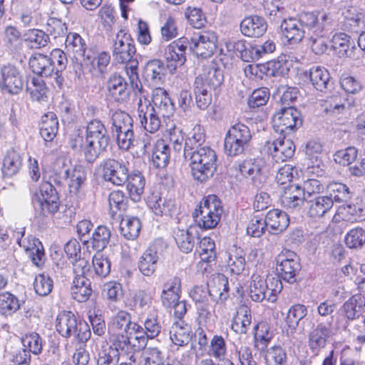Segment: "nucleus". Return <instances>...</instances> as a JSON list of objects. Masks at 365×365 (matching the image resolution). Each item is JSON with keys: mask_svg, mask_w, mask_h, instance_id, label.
Wrapping results in <instances>:
<instances>
[{"mask_svg": "<svg viewBox=\"0 0 365 365\" xmlns=\"http://www.w3.org/2000/svg\"><path fill=\"white\" fill-rule=\"evenodd\" d=\"M148 205L156 215L172 216L175 210L173 199L163 198L158 195L153 194L148 199Z\"/></svg>", "mask_w": 365, "mask_h": 365, "instance_id": "obj_34", "label": "nucleus"}, {"mask_svg": "<svg viewBox=\"0 0 365 365\" xmlns=\"http://www.w3.org/2000/svg\"><path fill=\"white\" fill-rule=\"evenodd\" d=\"M264 220L267 228H269L276 234L285 230L289 224V218L287 214L278 209L269 210Z\"/></svg>", "mask_w": 365, "mask_h": 365, "instance_id": "obj_30", "label": "nucleus"}, {"mask_svg": "<svg viewBox=\"0 0 365 365\" xmlns=\"http://www.w3.org/2000/svg\"><path fill=\"white\" fill-rule=\"evenodd\" d=\"M309 81L315 89L319 91H325L331 87L329 71L324 67L314 66L309 68Z\"/></svg>", "mask_w": 365, "mask_h": 365, "instance_id": "obj_33", "label": "nucleus"}, {"mask_svg": "<svg viewBox=\"0 0 365 365\" xmlns=\"http://www.w3.org/2000/svg\"><path fill=\"white\" fill-rule=\"evenodd\" d=\"M58 130V121L55 113L48 112L42 116L40 135L45 142H51Z\"/></svg>", "mask_w": 365, "mask_h": 365, "instance_id": "obj_37", "label": "nucleus"}, {"mask_svg": "<svg viewBox=\"0 0 365 365\" xmlns=\"http://www.w3.org/2000/svg\"><path fill=\"white\" fill-rule=\"evenodd\" d=\"M217 37L215 32L202 31L195 33L188 44L190 49L197 56L206 58L210 57L217 47Z\"/></svg>", "mask_w": 365, "mask_h": 365, "instance_id": "obj_11", "label": "nucleus"}, {"mask_svg": "<svg viewBox=\"0 0 365 365\" xmlns=\"http://www.w3.org/2000/svg\"><path fill=\"white\" fill-rule=\"evenodd\" d=\"M195 103L200 110L207 109L212 102V95L207 91V88L202 85V78H195L193 84Z\"/></svg>", "mask_w": 365, "mask_h": 365, "instance_id": "obj_45", "label": "nucleus"}, {"mask_svg": "<svg viewBox=\"0 0 365 365\" xmlns=\"http://www.w3.org/2000/svg\"><path fill=\"white\" fill-rule=\"evenodd\" d=\"M331 41L333 46L340 58L350 57L352 55L354 43L351 41L349 36L340 32L335 34Z\"/></svg>", "mask_w": 365, "mask_h": 365, "instance_id": "obj_40", "label": "nucleus"}, {"mask_svg": "<svg viewBox=\"0 0 365 365\" xmlns=\"http://www.w3.org/2000/svg\"><path fill=\"white\" fill-rule=\"evenodd\" d=\"M5 357L9 365H29L31 363V354L26 349L6 350Z\"/></svg>", "mask_w": 365, "mask_h": 365, "instance_id": "obj_64", "label": "nucleus"}, {"mask_svg": "<svg viewBox=\"0 0 365 365\" xmlns=\"http://www.w3.org/2000/svg\"><path fill=\"white\" fill-rule=\"evenodd\" d=\"M333 335L331 322L324 323L318 322L308 334V346L312 353L319 355L324 349L329 339Z\"/></svg>", "mask_w": 365, "mask_h": 365, "instance_id": "obj_19", "label": "nucleus"}, {"mask_svg": "<svg viewBox=\"0 0 365 365\" xmlns=\"http://www.w3.org/2000/svg\"><path fill=\"white\" fill-rule=\"evenodd\" d=\"M127 197L120 190H115L108 196L110 214L112 218L121 216L127 208Z\"/></svg>", "mask_w": 365, "mask_h": 365, "instance_id": "obj_44", "label": "nucleus"}, {"mask_svg": "<svg viewBox=\"0 0 365 365\" xmlns=\"http://www.w3.org/2000/svg\"><path fill=\"white\" fill-rule=\"evenodd\" d=\"M103 178L115 185L120 186L128 180L129 170L125 162L108 158L101 162Z\"/></svg>", "mask_w": 365, "mask_h": 365, "instance_id": "obj_12", "label": "nucleus"}, {"mask_svg": "<svg viewBox=\"0 0 365 365\" xmlns=\"http://www.w3.org/2000/svg\"><path fill=\"white\" fill-rule=\"evenodd\" d=\"M174 238L179 249L185 252H190L195 246V237L187 229L177 228L174 230Z\"/></svg>", "mask_w": 365, "mask_h": 365, "instance_id": "obj_53", "label": "nucleus"}, {"mask_svg": "<svg viewBox=\"0 0 365 365\" xmlns=\"http://www.w3.org/2000/svg\"><path fill=\"white\" fill-rule=\"evenodd\" d=\"M206 136L203 128L200 125H195L190 133V136L185 140L184 145V155L187 153L196 151L205 145Z\"/></svg>", "mask_w": 365, "mask_h": 365, "instance_id": "obj_38", "label": "nucleus"}, {"mask_svg": "<svg viewBox=\"0 0 365 365\" xmlns=\"http://www.w3.org/2000/svg\"><path fill=\"white\" fill-rule=\"evenodd\" d=\"M223 208L222 202L215 195L205 197L192 213L196 224L202 229L215 228L221 219Z\"/></svg>", "mask_w": 365, "mask_h": 365, "instance_id": "obj_5", "label": "nucleus"}, {"mask_svg": "<svg viewBox=\"0 0 365 365\" xmlns=\"http://www.w3.org/2000/svg\"><path fill=\"white\" fill-rule=\"evenodd\" d=\"M302 125L301 113L292 106L282 108L272 117L274 131L283 135L296 131Z\"/></svg>", "mask_w": 365, "mask_h": 365, "instance_id": "obj_10", "label": "nucleus"}, {"mask_svg": "<svg viewBox=\"0 0 365 365\" xmlns=\"http://www.w3.org/2000/svg\"><path fill=\"white\" fill-rule=\"evenodd\" d=\"M264 359L267 365H285L287 354L280 346L276 345L266 350Z\"/></svg>", "mask_w": 365, "mask_h": 365, "instance_id": "obj_62", "label": "nucleus"}, {"mask_svg": "<svg viewBox=\"0 0 365 365\" xmlns=\"http://www.w3.org/2000/svg\"><path fill=\"white\" fill-rule=\"evenodd\" d=\"M364 15L355 9H348L345 14L344 26L352 33H359L362 29Z\"/></svg>", "mask_w": 365, "mask_h": 365, "instance_id": "obj_59", "label": "nucleus"}, {"mask_svg": "<svg viewBox=\"0 0 365 365\" xmlns=\"http://www.w3.org/2000/svg\"><path fill=\"white\" fill-rule=\"evenodd\" d=\"M136 53L134 40L125 30H120L115 35L113 45V56L119 63H125V69L132 89L140 92L142 83L138 73V61L133 58Z\"/></svg>", "mask_w": 365, "mask_h": 365, "instance_id": "obj_2", "label": "nucleus"}, {"mask_svg": "<svg viewBox=\"0 0 365 365\" xmlns=\"http://www.w3.org/2000/svg\"><path fill=\"white\" fill-rule=\"evenodd\" d=\"M140 228V221L135 217L123 218L120 225V233L128 240H135L138 236Z\"/></svg>", "mask_w": 365, "mask_h": 365, "instance_id": "obj_51", "label": "nucleus"}, {"mask_svg": "<svg viewBox=\"0 0 365 365\" xmlns=\"http://www.w3.org/2000/svg\"><path fill=\"white\" fill-rule=\"evenodd\" d=\"M24 228L16 232L15 237L19 245L24 248L29 255L32 262L37 267H41L44 262V251L41 242L32 235L24 237Z\"/></svg>", "mask_w": 365, "mask_h": 365, "instance_id": "obj_15", "label": "nucleus"}, {"mask_svg": "<svg viewBox=\"0 0 365 365\" xmlns=\"http://www.w3.org/2000/svg\"><path fill=\"white\" fill-rule=\"evenodd\" d=\"M240 29L242 34L245 36L259 38L266 32L267 24L263 17L250 15L242 19Z\"/></svg>", "mask_w": 365, "mask_h": 365, "instance_id": "obj_22", "label": "nucleus"}, {"mask_svg": "<svg viewBox=\"0 0 365 365\" xmlns=\"http://www.w3.org/2000/svg\"><path fill=\"white\" fill-rule=\"evenodd\" d=\"M344 242L350 249H359L365 243V230L356 227L350 230L345 235Z\"/></svg>", "mask_w": 365, "mask_h": 365, "instance_id": "obj_61", "label": "nucleus"}, {"mask_svg": "<svg viewBox=\"0 0 365 365\" xmlns=\"http://www.w3.org/2000/svg\"><path fill=\"white\" fill-rule=\"evenodd\" d=\"M49 58L51 60V64L55 68L53 74L56 82L58 85H61L63 80L61 77V73L66 68L68 62L66 54L61 49L56 48L51 52Z\"/></svg>", "mask_w": 365, "mask_h": 365, "instance_id": "obj_56", "label": "nucleus"}, {"mask_svg": "<svg viewBox=\"0 0 365 365\" xmlns=\"http://www.w3.org/2000/svg\"><path fill=\"white\" fill-rule=\"evenodd\" d=\"M131 322V315L125 310H119L113 317L109 324V330L125 333Z\"/></svg>", "mask_w": 365, "mask_h": 365, "instance_id": "obj_58", "label": "nucleus"}, {"mask_svg": "<svg viewBox=\"0 0 365 365\" xmlns=\"http://www.w3.org/2000/svg\"><path fill=\"white\" fill-rule=\"evenodd\" d=\"M110 237L111 232L108 227L104 225L98 226L95 229L91 239L92 248L97 251V252H101L107 247Z\"/></svg>", "mask_w": 365, "mask_h": 365, "instance_id": "obj_43", "label": "nucleus"}, {"mask_svg": "<svg viewBox=\"0 0 365 365\" xmlns=\"http://www.w3.org/2000/svg\"><path fill=\"white\" fill-rule=\"evenodd\" d=\"M56 328L61 336L73 337L81 343L86 342L91 335L89 325L70 311H63L57 316Z\"/></svg>", "mask_w": 365, "mask_h": 365, "instance_id": "obj_4", "label": "nucleus"}, {"mask_svg": "<svg viewBox=\"0 0 365 365\" xmlns=\"http://www.w3.org/2000/svg\"><path fill=\"white\" fill-rule=\"evenodd\" d=\"M131 338L126 334H123L118 333L115 336H113L110 341L112 344L107 348H111L115 349L117 352V356L118 357L119 351L134 354L135 344H133L131 341Z\"/></svg>", "mask_w": 365, "mask_h": 365, "instance_id": "obj_52", "label": "nucleus"}, {"mask_svg": "<svg viewBox=\"0 0 365 365\" xmlns=\"http://www.w3.org/2000/svg\"><path fill=\"white\" fill-rule=\"evenodd\" d=\"M71 168V166L66 165L65 160H57L53 167L50 180L58 185L63 184L65 181L68 180Z\"/></svg>", "mask_w": 365, "mask_h": 365, "instance_id": "obj_60", "label": "nucleus"}, {"mask_svg": "<svg viewBox=\"0 0 365 365\" xmlns=\"http://www.w3.org/2000/svg\"><path fill=\"white\" fill-rule=\"evenodd\" d=\"M267 285L263 277L254 274L250 286L251 299L257 302L267 300L268 302Z\"/></svg>", "mask_w": 365, "mask_h": 365, "instance_id": "obj_41", "label": "nucleus"}, {"mask_svg": "<svg viewBox=\"0 0 365 365\" xmlns=\"http://www.w3.org/2000/svg\"><path fill=\"white\" fill-rule=\"evenodd\" d=\"M246 262L243 250L235 248L229 254L227 267L230 272L235 274H240L245 269Z\"/></svg>", "mask_w": 365, "mask_h": 365, "instance_id": "obj_57", "label": "nucleus"}, {"mask_svg": "<svg viewBox=\"0 0 365 365\" xmlns=\"http://www.w3.org/2000/svg\"><path fill=\"white\" fill-rule=\"evenodd\" d=\"M29 66L34 73L48 77L53 74L55 68L48 56L35 53L29 59Z\"/></svg>", "mask_w": 365, "mask_h": 365, "instance_id": "obj_31", "label": "nucleus"}, {"mask_svg": "<svg viewBox=\"0 0 365 365\" xmlns=\"http://www.w3.org/2000/svg\"><path fill=\"white\" fill-rule=\"evenodd\" d=\"M190 160L191 173L195 180L205 182L212 178L217 170V155L209 145L200 150L187 153L185 156Z\"/></svg>", "mask_w": 365, "mask_h": 365, "instance_id": "obj_3", "label": "nucleus"}, {"mask_svg": "<svg viewBox=\"0 0 365 365\" xmlns=\"http://www.w3.org/2000/svg\"><path fill=\"white\" fill-rule=\"evenodd\" d=\"M255 346L258 351H264L273 338V334L270 331L269 325L265 322L258 323L255 325Z\"/></svg>", "mask_w": 365, "mask_h": 365, "instance_id": "obj_42", "label": "nucleus"}, {"mask_svg": "<svg viewBox=\"0 0 365 365\" xmlns=\"http://www.w3.org/2000/svg\"><path fill=\"white\" fill-rule=\"evenodd\" d=\"M277 262V270L282 278L287 282H294L295 277L301 269L298 256L290 250H286L278 255Z\"/></svg>", "mask_w": 365, "mask_h": 365, "instance_id": "obj_18", "label": "nucleus"}, {"mask_svg": "<svg viewBox=\"0 0 365 365\" xmlns=\"http://www.w3.org/2000/svg\"><path fill=\"white\" fill-rule=\"evenodd\" d=\"M202 78V85L213 89L219 88L224 81L223 71L216 63L211 62L205 65L202 68V73L196 78Z\"/></svg>", "mask_w": 365, "mask_h": 365, "instance_id": "obj_28", "label": "nucleus"}, {"mask_svg": "<svg viewBox=\"0 0 365 365\" xmlns=\"http://www.w3.org/2000/svg\"><path fill=\"white\" fill-rule=\"evenodd\" d=\"M22 166V158L20 154L14 150L8 151L4 159L2 173L4 176L11 177L16 175Z\"/></svg>", "mask_w": 365, "mask_h": 365, "instance_id": "obj_46", "label": "nucleus"}, {"mask_svg": "<svg viewBox=\"0 0 365 365\" xmlns=\"http://www.w3.org/2000/svg\"><path fill=\"white\" fill-rule=\"evenodd\" d=\"M110 137L104 124L97 119L87 123L86 134L80 129L71 133L68 139L69 147L74 151L82 152L85 160L94 163L108 146Z\"/></svg>", "mask_w": 365, "mask_h": 365, "instance_id": "obj_1", "label": "nucleus"}, {"mask_svg": "<svg viewBox=\"0 0 365 365\" xmlns=\"http://www.w3.org/2000/svg\"><path fill=\"white\" fill-rule=\"evenodd\" d=\"M160 252L157 244L150 245L142 254L138 267L144 276H151L155 272Z\"/></svg>", "mask_w": 365, "mask_h": 365, "instance_id": "obj_21", "label": "nucleus"}, {"mask_svg": "<svg viewBox=\"0 0 365 365\" xmlns=\"http://www.w3.org/2000/svg\"><path fill=\"white\" fill-rule=\"evenodd\" d=\"M237 169L241 175L259 186L266 178L267 164L262 158H249L239 163Z\"/></svg>", "mask_w": 365, "mask_h": 365, "instance_id": "obj_14", "label": "nucleus"}, {"mask_svg": "<svg viewBox=\"0 0 365 365\" xmlns=\"http://www.w3.org/2000/svg\"><path fill=\"white\" fill-rule=\"evenodd\" d=\"M23 36L27 46L32 49L45 47L48 41V35L39 29H29Z\"/></svg>", "mask_w": 365, "mask_h": 365, "instance_id": "obj_49", "label": "nucleus"}, {"mask_svg": "<svg viewBox=\"0 0 365 365\" xmlns=\"http://www.w3.org/2000/svg\"><path fill=\"white\" fill-rule=\"evenodd\" d=\"M264 150L275 162L279 163L292 158L294 155L296 146L291 139L284 135L272 142H267Z\"/></svg>", "mask_w": 365, "mask_h": 365, "instance_id": "obj_16", "label": "nucleus"}, {"mask_svg": "<svg viewBox=\"0 0 365 365\" xmlns=\"http://www.w3.org/2000/svg\"><path fill=\"white\" fill-rule=\"evenodd\" d=\"M308 215L312 217H322L333 206L332 198L328 196H314L306 201Z\"/></svg>", "mask_w": 365, "mask_h": 365, "instance_id": "obj_35", "label": "nucleus"}, {"mask_svg": "<svg viewBox=\"0 0 365 365\" xmlns=\"http://www.w3.org/2000/svg\"><path fill=\"white\" fill-rule=\"evenodd\" d=\"M166 67L160 59H153L146 63L143 70V76L146 81L154 84L160 83L165 76Z\"/></svg>", "mask_w": 365, "mask_h": 365, "instance_id": "obj_36", "label": "nucleus"}, {"mask_svg": "<svg viewBox=\"0 0 365 365\" xmlns=\"http://www.w3.org/2000/svg\"><path fill=\"white\" fill-rule=\"evenodd\" d=\"M133 91L138 98V116L142 128L150 133H155L161 126L162 115L158 114L151 106V103L146 98L143 86L140 92L135 89H133Z\"/></svg>", "mask_w": 365, "mask_h": 365, "instance_id": "obj_9", "label": "nucleus"}, {"mask_svg": "<svg viewBox=\"0 0 365 365\" xmlns=\"http://www.w3.org/2000/svg\"><path fill=\"white\" fill-rule=\"evenodd\" d=\"M307 200L302 187L298 185L284 187L279 198L281 205L287 209L299 208Z\"/></svg>", "mask_w": 365, "mask_h": 365, "instance_id": "obj_23", "label": "nucleus"}, {"mask_svg": "<svg viewBox=\"0 0 365 365\" xmlns=\"http://www.w3.org/2000/svg\"><path fill=\"white\" fill-rule=\"evenodd\" d=\"M110 55L108 51H101L96 54L88 52L82 63L88 68L93 76H104L108 72Z\"/></svg>", "mask_w": 365, "mask_h": 365, "instance_id": "obj_20", "label": "nucleus"}, {"mask_svg": "<svg viewBox=\"0 0 365 365\" xmlns=\"http://www.w3.org/2000/svg\"><path fill=\"white\" fill-rule=\"evenodd\" d=\"M328 19L324 14L320 18L317 16L316 21L306 24L309 29L306 36L307 45L316 55H322L328 49L330 38L324 24Z\"/></svg>", "mask_w": 365, "mask_h": 365, "instance_id": "obj_8", "label": "nucleus"}, {"mask_svg": "<svg viewBox=\"0 0 365 365\" xmlns=\"http://www.w3.org/2000/svg\"><path fill=\"white\" fill-rule=\"evenodd\" d=\"M108 95L116 102H125L129 98L128 83L124 78L118 74H112L106 85Z\"/></svg>", "mask_w": 365, "mask_h": 365, "instance_id": "obj_25", "label": "nucleus"}, {"mask_svg": "<svg viewBox=\"0 0 365 365\" xmlns=\"http://www.w3.org/2000/svg\"><path fill=\"white\" fill-rule=\"evenodd\" d=\"M20 308L18 298L9 292L0 294V314L11 316Z\"/></svg>", "mask_w": 365, "mask_h": 365, "instance_id": "obj_54", "label": "nucleus"}, {"mask_svg": "<svg viewBox=\"0 0 365 365\" xmlns=\"http://www.w3.org/2000/svg\"><path fill=\"white\" fill-rule=\"evenodd\" d=\"M365 308V301L360 294H355L346 301L341 307L342 314L349 320L359 319Z\"/></svg>", "mask_w": 365, "mask_h": 365, "instance_id": "obj_32", "label": "nucleus"}, {"mask_svg": "<svg viewBox=\"0 0 365 365\" xmlns=\"http://www.w3.org/2000/svg\"><path fill=\"white\" fill-rule=\"evenodd\" d=\"M67 53L76 62L82 63L86 56L87 48L85 40L77 33H69L65 41Z\"/></svg>", "mask_w": 365, "mask_h": 365, "instance_id": "obj_26", "label": "nucleus"}, {"mask_svg": "<svg viewBox=\"0 0 365 365\" xmlns=\"http://www.w3.org/2000/svg\"><path fill=\"white\" fill-rule=\"evenodd\" d=\"M151 106L163 118L169 117L174 111V106L167 91L162 88L153 90Z\"/></svg>", "mask_w": 365, "mask_h": 365, "instance_id": "obj_27", "label": "nucleus"}, {"mask_svg": "<svg viewBox=\"0 0 365 365\" xmlns=\"http://www.w3.org/2000/svg\"><path fill=\"white\" fill-rule=\"evenodd\" d=\"M317 14L314 12L301 13L298 19L289 18L284 19L280 25L281 32L289 44H297L306 38L309 29L307 23L314 21Z\"/></svg>", "mask_w": 365, "mask_h": 365, "instance_id": "obj_7", "label": "nucleus"}, {"mask_svg": "<svg viewBox=\"0 0 365 365\" xmlns=\"http://www.w3.org/2000/svg\"><path fill=\"white\" fill-rule=\"evenodd\" d=\"M252 322L251 310L245 305L241 306L233 318L231 329L237 334H246Z\"/></svg>", "mask_w": 365, "mask_h": 365, "instance_id": "obj_39", "label": "nucleus"}, {"mask_svg": "<svg viewBox=\"0 0 365 365\" xmlns=\"http://www.w3.org/2000/svg\"><path fill=\"white\" fill-rule=\"evenodd\" d=\"M26 91L29 93L32 101L38 102L47 101V88L40 78H33L31 83L26 86Z\"/></svg>", "mask_w": 365, "mask_h": 365, "instance_id": "obj_55", "label": "nucleus"}, {"mask_svg": "<svg viewBox=\"0 0 365 365\" xmlns=\"http://www.w3.org/2000/svg\"><path fill=\"white\" fill-rule=\"evenodd\" d=\"M138 365H163L162 351L156 347H148L143 352Z\"/></svg>", "mask_w": 365, "mask_h": 365, "instance_id": "obj_63", "label": "nucleus"}, {"mask_svg": "<svg viewBox=\"0 0 365 365\" xmlns=\"http://www.w3.org/2000/svg\"><path fill=\"white\" fill-rule=\"evenodd\" d=\"M188 45L186 38H180L169 43L164 49L163 58L166 68L170 73H174L177 68L186 61L185 51Z\"/></svg>", "mask_w": 365, "mask_h": 365, "instance_id": "obj_13", "label": "nucleus"}, {"mask_svg": "<svg viewBox=\"0 0 365 365\" xmlns=\"http://www.w3.org/2000/svg\"><path fill=\"white\" fill-rule=\"evenodd\" d=\"M23 86L22 76L16 66L8 64L1 68L0 88L2 92L16 95L21 91Z\"/></svg>", "mask_w": 365, "mask_h": 365, "instance_id": "obj_17", "label": "nucleus"}, {"mask_svg": "<svg viewBox=\"0 0 365 365\" xmlns=\"http://www.w3.org/2000/svg\"><path fill=\"white\" fill-rule=\"evenodd\" d=\"M192 337V328L188 324L184 321L173 323L170 330V338L174 344L178 346H186Z\"/></svg>", "mask_w": 365, "mask_h": 365, "instance_id": "obj_29", "label": "nucleus"}, {"mask_svg": "<svg viewBox=\"0 0 365 365\" xmlns=\"http://www.w3.org/2000/svg\"><path fill=\"white\" fill-rule=\"evenodd\" d=\"M208 294L212 301L219 303L225 302L229 297L227 277L221 273L215 274L207 284Z\"/></svg>", "mask_w": 365, "mask_h": 365, "instance_id": "obj_24", "label": "nucleus"}, {"mask_svg": "<svg viewBox=\"0 0 365 365\" xmlns=\"http://www.w3.org/2000/svg\"><path fill=\"white\" fill-rule=\"evenodd\" d=\"M307 314V308L301 304H296L290 307L287 314L285 323L292 332H294L299 326V322Z\"/></svg>", "mask_w": 365, "mask_h": 365, "instance_id": "obj_47", "label": "nucleus"}, {"mask_svg": "<svg viewBox=\"0 0 365 365\" xmlns=\"http://www.w3.org/2000/svg\"><path fill=\"white\" fill-rule=\"evenodd\" d=\"M36 217H43L56 213L59 208V197L51 182H43L32 198Z\"/></svg>", "mask_w": 365, "mask_h": 365, "instance_id": "obj_6", "label": "nucleus"}, {"mask_svg": "<svg viewBox=\"0 0 365 365\" xmlns=\"http://www.w3.org/2000/svg\"><path fill=\"white\" fill-rule=\"evenodd\" d=\"M128 183L127 188L130 196L134 201H138L144 191L145 179L141 173L133 172L131 175L128 174Z\"/></svg>", "mask_w": 365, "mask_h": 365, "instance_id": "obj_48", "label": "nucleus"}, {"mask_svg": "<svg viewBox=\"0 0 365 365\" xmlns=\"http://www.w3.org/2000/svg\"><path fill=\"white\" fill-rule=\"evenodd\" d=\"M170 160L169 145L164 140L158 141L152 154V163L156 168H164Z\"/></svg>", "mask_w": 365, "mask_h": 365, "instance_id": "obj_50", "label": "nucleus"}]
</instances>
